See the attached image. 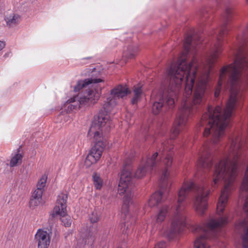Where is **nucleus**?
Returning <instances> with one entry per match:
<instances>
[{
  "label": "nucleus",
  "instance_id": "nucleus-1",
  "mask_svg": "<svg viewBox=\"0 0 248 248\" xmlns=\"http://www.w3.org/2000/svg\"><path fill=\"white\" fill-rule=\"evenodd\" d=\"M232 15V10H226L223 25L219 30L214 31L211 33L214 40L206 59L207 68L204 71L199 70V62L195 56H193L191 61H188L190 54L193 55L195 49L199 47L202 38L200 36L187 35L184 43V50L177 62L172 63L167 70L169 82L165 91L161 89L152 92L151 96L153 102L152 111L154 114L157 115L163 109L167 110L174 107L175 99L182 84H185L181 106L171 130L170 139L161 143V147L158 152L154 153L152 155L143 156L134 174L131 172L132 169L129 166L132 163L131 159L128 163L125 161V204L134 203L135 178L144 177L158 166L160 162L158 154L162 158L165 156L163 161L165 167L160 174V190L151 196L148 204H159L163 202L169 194L172 184L169 170L173 160L172 140L186 128L188 118L194 114L198 106L204 101L211 69L222 52V40L229 31L227 24Z\"/></svg>",
  "mask_w": 248,
  "mask_h": 248
},
{
  "label": "nucleus",
  "instance_id": "nucleus-2",
  "mask_svg": "<svg viewBox=\"0 0 248 248\" xmlns=\"http://www.w3.org/2000/svg\"><path fill=\"white\" fill-rule=\"evenodd\" d=\"M248 25L239 31L237 37V46L233 50L234 62L222 67L220 71L219 80L215 91L217 97L222 86L230 93V98L223 110L219 106L215 108L209 107L200 122H231L233 110L240 104L241 91L248 83V55L243 46L247 36Z\"/></svg>",
  "mask_w": 248,
  "mask_h": 248
},
{
  "label": "nucleus",
  "instance_id": "nucleus-3",
  "mask_svg": "<svg viewBox=\"0 0 248 248\" xmlns=\"http://www.w3.org/2000/svg\"><path fill=\"white\" fill-rule=\"evenodd\" d=\"M191 191L195 194L194 206L196 212L199 215H203L207 208V198L210 190L205 184L195 185L191 180H185L179 190L177 202L174 207L170 208L168 205L164 204L156 216V222L161 223L168 213H173L170 228L166 232L170 239L174 238L181 232L186 225L185 201Z\"/></svg>",
  "mask_w": 248,
  "mask_h": 248
},
{
  "label": "nucleus",
  "instance_id": "nucleus-4",
  "mask_svg": "<svg viewBox=\"0 0 248 248\" xmlns=\"http://www.w3.org/2000/svg\"><path fill=\"white\" fill-rule=\"evenodd\" d=\"M124 97V87L120 85L111 90L110 96L107 98L101 109L97 115L94 116L88 135H93L95 142L85 160V165L90 167L95 164L100 159L103 150L108 144V140L103 137L108 133L113 126L110 118V112L116 105L117 100Z\"/></svg>",
  "mask_w": 248,
  "mask_h": 248
},
{
  "label": "nucleus",
  "instance_id": "nucleus-5",
  "mask_svg": "<svg viewBox=\"0 0 248 248\" xmlns=\"http://www.w3.org/2000/svg\"><path fill=\"white\" fill-rule=\"evenodd\" d=\"M101 90V88L86 89L83 96L78 97L77 101L72 98L67 100L62 106L61 111L56 117V122L60 123L67 122L69 120L68 113L78 110L82 106L94 104L100 96Z\"/></svg>",
  "mask_w": 248,
  "mask_h": 248
},
{
  "label": "nucleus",
  "instance_id": "nucleus-6",
  "mask_svg": "<svg viewBox=\"0 0 248 248\" xmlns=\"http://www.w3.org/2000/svg\"><path fill=\"white\" fill-rule=\"evenodd\" d=\"M67 199V196L65 194L58 196L57 202L59 205L54 207L52 213L50 214L48 219L49 224H53L56 218L61 217V220L65 227L71 226L72 220L71 217L67 216L66 212Z\"/></svg>",
  "mask_w": 248,
  "mask_h": 248
},
{
  "label": "nucleus",
  "instance_id": "nucleus-7",
  "mask_svg": "<svg viewBox=\"0 0 248 248\" xmlns=\"http://www.w3.org/2000/svg\"><path fill=\"white\" fill-rule=\"evenodd\" d=\"M240 189L243 191L248 190V174H245ZM246 214V218L241 221L236 226L238 229L242 230L245 232L242 237L243 248H248V195L243 207Z\"/></svg>",
  "mask_w": 248,
  "mask_h": 248
},
{
  "label": "nucleus",
  "instance_id": "nucleus-8",
  "mask_svg": "<svg viewBox=\"0 0 248 248\" xmlns=\"http://www.w3.org/2000/svg\"><path fill=\"white\" fill-rule=\"evenodd\" d=\"M208 143H205L198 152V166L207 170H210L213 165V159L210 156Z\"/></svg>",
  "mask_w": 248,
  "mask_h": 248
},
{
  "label": "nucleus",
  "instance_id": "nucleus-9",
  "mask_svg": "<svg viewBox=\"0 0 248 248\" xmlns=\"http://www.w3.org/2000/svg\"><path fill=\"white\" fill-rule=\"evenodd\" d=\"M101 73L100 71H96V69L94 68L92 71V77L85 79L84 80H79L76 86L74 88L75 92H79L81 89L86 88L90 84L94 83L97 84L104 81V80L99 78Z\"/></svg>",
  "mask_w": 248,
  "mask_h": 248
},
{
  "label": "nucleus",
  "instance_id": "nucleus-10",
  "mask_svg": "<svg viewBox=\"0 0 248 248\" xmlns=\"http://www.w3.org/2000/svg\"><path fill=\"white\" fill-rule=\"evenodd\" d=\"M38 240V248H48L50 244L49 234L46 231H41L35 235Z\"/></svg>",
  "mask_w": 248,
  "mask_h": 248
},
{
  "label": "nucleus",
  "instance_id": "nucleus-11",
  "mask_svg": "<svg viewBox=\"0 0 248 248\" xmlns=\"http://www.w3.org/2000/svg\"><path fill=\"white\" fill-rule=\"evenodd\" d=\"M97 231L93 226L90 229L89 232L86 234L85 237L82 240V244L84 245L92 246L95 239V234Z\"/></svg>",
  "mask_w": 248,
  "mask_h": 248
},
{
  "label": "nucleus",
  "instance_id": "nucleus-12",
  "mask_svg": "<svg viewBox=\"0 0 248 248\" xmlns=\"http://www.w3.org/2000/svg\"><path fill=\"white\" fill-rule=\"evenodd\" d=\"M22 148V146H20L16 154L12 158L10 162V166L11 167H15L17 165L18 163H21L22 159L23 158V155L20 153V149Z\"/></svg>",
  "mask_w": 248,
  "mask_h": 248
},
{
  "label": "nucleus",
  "instance_id": "nucleus-13",
  "mask_svg": "<svg viewBox=\"0 0 248 248\" xmlns=\"http://www.w3.org/2000/svg\"><path fill=\"white\" fill-rule=\"evenodd\" d=\"M93 181L95 188L100 190L103 185V181L100 175L96 172H94L93 174Z\"/></svg>",
  "mask_w": 248,
  "mask_h": 248
},
{
  "label": "nucleus",
  "instance_id": "nucleus-14",
  "mask_svg": "<svg viewBox=\"0 0 248 248\" xmlns=\"http://www.w3.org/2000/svg\"><path fill=\"white\" fill-rule=\"evenodd\" d=\"M124 176V164L122 166L121 176L118 186V193L119 194L123 196L124 194V179L123 177Z\"/></svg>",
  "mask_w": 248,
  "mask_h": 248
},
{
  "label": "nucleus",
  "instance_id": "nucleus-15",
  "mask_svg": "<svg viewBox=\"0 0 248 248\" xmlns=\"http://www.w3.org/2000/svg\"><path fill=\"white\" fill-rule=\"evenodd\" d=\"M19 18L20 17L18 15H14L13 16L10 15L8 17H5L4 19L7 26L13 27L17 24Z\"/></svg>",
  "mask_w": 248,
  "mask_h": 248
},
{
  "label": "nucleus",
  "instance_id": "nucleus-16",
  "mask_svg": "<svg viewBox=\"0 0 248 248\" xmlns=\"http://www.w3.org/2000/svg\"><path fill=\"white\" fill-rule=\"evenodd\" d=\"M138 52V48L136 46H129L127 48L126 55H125V60H130L134 58Z\"/></svg>",
  "mask_w": 248,
  "mask_h": 248
},
{
  "label": "nucleus",
  "instance_id": "nucleus-17",
  "mask_svg": "<svg viewBox=\"0 0 248 248\" xmlns=\"http://www.w3.org/2000/svg\"><path fill=\"white\" fill-rule=\"evenodd\" d=\"M142 93L141 87L140 86H138L135 88L134 90V97L131 100V103L133 104L137 103L140 100Z\"/></svg>",
  "mask_w": 248,
  "mask_h": 248
},
{
  "label": "nucleus",
  "instance_id": "nucleus-18",
  "mask_svg": "<svg viewBox=\"0 0 248 248\" xmlns=\"http://www.w3.org/2000/svg\"><path fill=\"white\" fill-rule=\"evenodd\" d=\"M100 217V214L97 212L96 210H94L89 216V219L92 224L97 222Z\"/></svg>",
  "mask_w": 248,
  "mask_h": 248
},
{
  "label": "nucleus",
  "instance_id": "nucleus-19",
  "mask_svg": "<svg viewBox=\"0 0 248 248\" xmlns=\"http://www.w3.org/2000/svg\"><path fill=\"white\" fill-rule=\"evenodd\" d=\"M41 199L36 198H31L29 202L30 208H34L35 206H37L40 203Z\"/></svg>",
  "mask_w": 248,
  "mask_h": 248
},
{
  "label": "nucleus",
  "instance_id": "nucleus-20",
  "mask_svg": "<svg viewBox=\"0 0 248 248\" xmlns=\"http://www.w3.org/2000/svg\"><path fill=\"white\" fill-rule=\"evenodd\" d=\"M46 177L43 176L39 180L37 184V188L39 189L42 190L43 188L45 187V184L46 181Z\"/></svg>",
  "mask_w": 248,
  "mask_h": 248
},
{
  "label": "nucleus",
  "instance_id": "nucleus-21",
  "mask_svg": "<svg viewBox=\"0 0 248 248\" xmlns=\"http://www.w3.org/2000/svg\"><path fill=\"white\" fill-rule=\"evenodd\" d=\"M43 191L41 189H39L37 188V190H35L32 196V198H36L39 199H42Z\"/></svg>",
  "mask_w": 248,
  "mask_h": 248
},
{
  "label": "nucleus",
  "instance_id": "nucleus-22",
  "mask_svg": "<svg viewBox=\"0 0 248 248\" xmlns=\"http://www.w3.org/2000/svg\"><path fill=\"white\" fill-rule=\"evenodd\" d=\"M166 244L164 242H160L157 243L154 248H166Z\"/></svg>",
  "mask_w": 248,
  "mask_h": 248
},
{
  "label": "nucleus",
  "instance_id": "nucleus-23",
  "mask_svg": "<svg viewBox=\"0 0 248 248\" xmlns=\"http://www.w3.org/2000/svg\"><path fill=\"white\" fill-rule=\"evenodd\" d=\"M124 93H125V95L131 93V91L129 89V88L127 87V86L125 84Z\"/></svg>",
  "mask_w": 248,
  "mask_h": 248
},
{
  "label": "nucleus",
  "instance_id": "nucleus-24",
  "mask_svg": "<svg viewBox=\"0 0 248 248\" xmlns=\"http://www.w3.org/2000/svg\"><path fill=\"white\" fill-rule=\"evenodd\" d=\"M5 46V43L3 41H0V50L2 49Z\"/></svg>",
  "mask_w": 248,
  "mask_h": 248
},
{
  "label": "nucleus",
  "instance_id": "nucleus-25",
  "mask_svg": "<svg viewBox=\"0 0 248 248\" xmlns=\"http://www.w3.org/2000/svg\"><path fill=\"white\" fill-rule=\"evenodd\" d=\"M122 210H123V208L124 206V197H122Z\"/></svg>",
  "mask_w": 248,
  "mask_h": 248
},
{
  "label": "nucleus",
  "instance_id": "nucleus-26",
  "mask_svg": "<svg viewBox=\"0 0 248 248\" xmlns=\"http://www.w3.org/2000/svg\"><path fill=\"white\" fill-rule=\"evenodd\" d=\"M9 53H5V54L4 55L3 57H8V56H9Z\"/></svg>",
  "mask_w": 248,
  "mask_h": 248
},
{
  "label": "nucleus",
  "instance_id": "nucleus-27",
  "mask_svg": "<svg viewBox=\"0 0 248 248\" xmlns=\"http://www.w3.org/2000/svg\"><path fill=\"white\" fill-rule=\"evenodd\" d=\"M91 58H92V57H89L85 58L83 59L89 60V59H90Z\"/></svg>",
  "mask_w": 248,
  "mask_h": 248
},
{
  "label": "nucleus",
  "instance_id": "nucleus-28",
  "mask_svg": "<svg viewBox=\"0 0 248 248\" xmlns=\"http://www.w3.org/2000/svg\"><path fill=\"white\" fill-rule=\"evenodd\" d=\"M122 233H124V230H122Z\"/></svg>",
  "mask_w": 248,
  "mask_h": 248
},
{
  "label": "nucleus",
  "instance_id": "nucleus-29",
  "mask_svg": "<svg viewBox=\"0 0 248 248\" xmlns=\"http://www.w3.org/2000/svg\"><path fill=\"white\" fill-rule=\"evenodd\" d=\"M121 227H123V223L121 224Z\"/></svg>",
  "mask_w": 248,
  "mask_h": 248
},
{
  "label": "nucleus",
  "instance_id": "nucleus-30",
  "mask_svg": "<svg viewBox=\"0 0 248 248\" xmlns=\"http://www.w3.org/2000/svg\"><path fill=\"white\" fill-rule=\"evenodd\" d=\"M248 1V0H247Z\"/></svg>",
  "mask_w": 248,
  "mask_h": 248
}]
</instances>
